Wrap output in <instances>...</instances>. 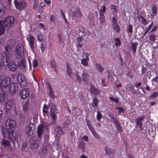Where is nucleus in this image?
<instances>
[{"mask_svg":"<svg viewBox=\"0 0 158 158\" xmlns=\"http://www.w3.org/2000/svg\"><path fill=\"white\" fill-rule=\"evenodd\" d=\"M16 125L15 120L11 118H8L6 122V129L8 139L12 141V143L15 144L16 142H18L19 134L16 132H14V130Z\"/></svg>","mask_w":158,"mask_h":158,"instance_id":"1","label":"nucleus"},{"mask_svg":"<svg viewBox=\"0 0 158 158\" xmlns=\"http://www.w3.org/2000/svg\"><path fill=\"white\" fill-rule=\"evenodd\" d=\"M24 49L21 44H18L16 46L14 51L15 56L17 59H20L24 55Z\"/></svg>","mask_w":158,"mask_h":158,"instance_id":"2","label":"nucleus"},{"mask_svg":"<svg viewBox=\"0 0 158 158\" xmlns=\"http://www.w3.org/2000/svg\"><path fill=\"white\" fill-rule=\"evenodd\" d=\"M11 58V56H9L7 57V59H5L3 66H7L10 70L15 71L17 68V65L14 62L10 60Z\"/></svg>","mask_w":158,"mask_h":158,"instance_id":"3","label":"nucleus"},{"mask_svg":"<svg viewBox=\"0 0 158 158\" xmlns=\"http://www.w3.org/2000/svg\"><path fill=\"white\" fill-rule=\"evenodd\" d=\"M48 130L49 125L46 122H43L38 126L37 128V136L39 138H42L44 133V129Z\"/></svg>","mask_w":158,"mask_h":158,"instance_id":"4","label":"nucleus"},{"mask_svg":"<svg viewBox=\"0 0 158 158\" xmlns=\"http://www.w3.org/2000/svg\"><path fill=\"white\" fill-rule=\"evenodd\" d=\"M35 127L33 123H30L26 127V135L28 137H30L35 132Z\"/></svg>","mask_w":158,"mask_h":158,"instance_id":"5","label":"nucleus"},{"mask_svg":"<svg viewBox=\"0 0 158 158\" xmlns=\"http://www.w3.org/2000/svg\"><path fill=\"white\" fill-rule=\"evenodd\" d=\"M17 81L22 87L26 86L27 85V81L23 75L19 74L16 77Z\"/></svg>","mask_w":158,"mask_h":158,"instance_id":"6","label":"nucleus"},{"mask_svg":"<svg viewBox=\"0 0 158 158\" xmlns=\"http://www.w3.org/2000/svg\"><path fill=\"white\" fill-rule=\"evenodd\" d=\"M4 23L6 27H12L14 25V18L11 16L6 17L4 20Z\"/></svg>","mask_w":158,"mask_h":158,"instance_id":"7","label":"nucleus"},{"mask_svg":"<svg viewBox=\"0 0 158 158\" xmlns=\"http://www.w3.org/2000/svg\"><path fill=\"white\" fill-rule=\"evenodd\" d=\"M85 120L87 123V125L88 126L89 130L92 132L93 136L95 138L99 139L100 138V136L98 135V133H97L96 131L92 127L90 121L87 119H85Z\"/></svg>","mask_w":158,"mask_h":158,"instance_id":"8","label":"nucleus"},{"mask_svg":"<svg viewBox=\"0 0 158 158\" xmlns=\"http://www.w3.org/2000/svg\"><path fill=\"white\" fill-rule=\"evenodd\" d=\"M30 92V90L29 89L24 88L20 91L19 96L21 98L25 99L29 96Z\"/></svg>","mask_w":158,"mask_h":158,"instance_id":"9","label":"nucleus"},{"mask_svg":"<svg viewBox=\"0 0 158 158\" xmlns=\"http://www.w3.org/2000/svg\"><path fill=\"white\" fill-rule=\"evenodd\" d=\"M11 81V79L8 77H5L0 82V86L2 88H6L9 87Z\"/></svg>","mask_w":158,"mask_h":158,"instance_id":"10","label":"nucleus"},{"mask_svg":"<svg viewBox=\"0 0 158 158\" xmlns=\"http://www.w3.org/2000/svg\"><path fill=\"white\" fill-rule=\"evenodd\" d=\"M18 88V85L16 82H12L10 83L9 86V89L11 94H15Z\"/></svg>","mask_w":158,"mask_h":158,"instance_id":"11","label":"nucleus"},{"mask_svg":"<svg viewBox=\"0 0 158 158\" xmlns=\"http://www.w3.org/2000/svg\"><path fill=\"white\" fill-rule=\"evenodd\" d=\"M144 116L142 115L141 116L138 117L135 120L136 122V125L140 128L139 131H142L143 130L142 127V122L144 121Z\"/></svg>","mask_w":158,"mask_h":158,"instance_id":"12","label":"nucleus"},{"mask_svg":"<svg viewBox=\"0 0 158 158\" xmlns=\"http://www.w3.org/2000/svg\"><path fill=\"white\" fill-rule=\"evenodd\" d=\"M11 50V46L7 44L5 47V52H3L2 53V55L6 56V57H8V56H11V54L10 53Z\"/></svg>","mask_w":158,"mask_h":158,"instance_id":"13","label":"nucleus"},{"mask_svg":"<svg viewBox=\"0 0 158 158\" xmlns=\"http://www.w3.org/2000/svg\"><path fill=\"white\" fill-rule=\"evenodd\" d=\"M89 91L91 94H93L94 95H97L100 94L101 92L100 90L96 88L93 85L91 86Z\"/></svg>","mask_w":158,"mask_h":158,"instance_id":"14","label":"nucleus"},{"mask_svg":"<svg viewBox=\"0 0 158 158\" xmlns=\"http://www.w3.org/2000/svg\"><path fill=\"white\" fill-rule=\"evenodd\" d=\"M76 11L72 12V16L75 18H81L82 15L80 9L79 7L76 8Z\"/></svg>","mask_w":158,"mask_h":158,"instance_id":"15","label":"nucleus"},{"mask_svg":"<svg viewBox=\"0 0 158 158\" xmlns=\"http://www.w3.org/2000/svg\"><path fill=\"white\" fill-rule=\"evenodd\" d=\"M12 103L10 100H6L5 102L4 108L5 109L6 112L7 113L9 111L12 106Z\"/></svg>","mask_w":158,"mask_h":158,"instance_id":"16","label":"nucleus"},{"mask_svg":"<svg viewBox=\"0 0 158 158\" xmlns=\"http://www.w3.org/2000/svg\"><path fill=\"white\" fill-rule=\"evenodd\" d=\"M18 1H14L15 6L17 9H21L25 7L26 3L24 1L18 2Z\"/></svg>","mask_w":158,"mask_h":158,"instance_id":"17","label":"nucleus"},{"mask_svg":"<svg viewBox=\"0 0 158 158\" xmlns=\"http://www.w3.org/2000/svg\"><path fill=\"white\" fill-rule=\"evenodd\" d=\"M26 61L25 59L24 58H23L20 60L18 63L19 67L20 69H23L25 68L26 67Z\"/></svg>","mask_w":158,"mask_h":158,"instance_id":"18","label":"nucleus"},{"mask_svg":"<svg viewBox=\"0 0 158 158\" xmlns=\"http://www.w3.org/2000/svg\"><path fill=\"white\" fill-rule=\"evenodd\" d=\"M34 41L35 39L34 37L32 35H30L29 37L28 43L30 45V48L32 51H33Z\"/></svg>","mask_w":158,"mask_h":158,"instance_id":"19","label":"nucleus"},{"mask_svg":"<svg viewBox=\"0 0 158 158\" xmlns=\"http://www.w3.org/2000/svg\"><path fill=\"white\" fill-rule=\"evenodd\" d=\"M138 42H131V48L132 49V53L134 54H135L136 51V49L138 45Z\"/></svg>","mask_w":158,"mask_h":158,"instance_id":"20","label":"nucleus"},{"mask_svg":"<svg viewBox=\"0 0 158 158\" xmlns=\"http://www.w3.org/2000/svg\"><path fill=\"white\" fill-rule=\"evenodd\" d=\"M6 28L4 25L3 22L2 20H0V35H2L5 33Z\"/></svg>","mask_w":158,"mask_h":158,"instance_id":"21","label":"nucleus"},{"mask_svg":"<svg viewBox=\"0 0 158 158\" xmlns=\"http://www.w3.org/2000/svg\"><path fill=\"white\" fill-rule=\"evenodd\" d=\"M1 144L4 147H9L11 146L10 142L8 140L3 139L1 142Z\"/></svg>","mask_w":158,"mask_h":158,"instance_id":"22","label":"nucleus"},{"mask_svg":"<svg viewBox=\"0 0 158 158\" xmlns=\"http://www.w3.org/2000/svg\"><path fill=\"white\" fill-rule=\"evenodd\" d=\"M66 72V74L69 77H71L72 76L73 72L69 63H67V64Z\"/></svg>","mask_w":158,"mask_h":158,"instance_id":"23","label":"nucleus"},{"mask_svg":"<svg viewBox=\"0 0 158 158\" xmlns=\"http://www.w3.org/2000/svg\"><path fill=\"white\" fill-rule=\"evenodd\" d=\"M6 57L5 56H2V54H1L0 53V69L4 65V62L5 61L4 60H5V59H7V57Z\"/></svg>","mask_w":158,"mask_h":158,"instance_id":"24","label":"nucleus"},{"mask_svg":"<svg viewBox=\"0 0 158 158\" xmlns=\"http://www.w3.org/2000/svg\"><path fill=\"white\" fill-rule=\"evenodd\" d=\"M152 12L151 13V16L152 17H154L157 13V9L156 6L155 5L153 6L152 8Z\"/></svg>","mask_w":158,"mask_h":158,"instance_id":"25","label":"nucleus"},{"mask_svg":"<svg viewBox=\"0 0 158 158\" xmlns=\"http://www.w3.org/2000/svg\"><path fill=\"white\" fill-rule=\"evenodd\" d=\"M105 150L106 153L107 154H113L114 152V150L111 148H109L108 147H106L105 148Z\"/></svg>","mask_w":158,"mask_h":158,"instance_id":"26","label":"nucleus"},{"mask_svg":"<svg viewBox=\"0 0 158 158\" xmlns=\"http://www.w3.org/2000/svg\"><path fill=\"white\" fill-rule=\"evenodd\" d=\"M29 105V102L27 100L23 105V110L24 111H28Z\"/></svg>","mask_w":158,"mask_h":158,"instance_id":"27","label":"nucleus"},{"mask_svg":"<svg viewBox=\"0 0 158 158\" xmlns=\"http://www.w3.org/2000/svg\"><path fill=\"white\" fill-rule=\"evenodd\" d=\"M30 143V147L31 149H34L38 148L40 146L39 142Z\"/></svg>","mask_w":158,"mask_h":158,"instance_id":"28","label":"nucleus"},{"mask_svg":"<svg viewBox=\"0 0 158 158\" xmlns=\"http://www.w3.org/2000/svg\"><path fill=\"white\" fill-rule=\"evenodd\" d=\"M89 76V75L88 73H83L82 75V77L83 81L85 82H86L88 81V78Z\"/></svg>","mask_w":158,"mask_h":158,"instance_id":"29","label":"nucleus"},{"mask_svg":"<svg viewBox=\"0 0 158 158\" xmlns=\"http://www.w3.org/2000/svg\"><path fill=\"white\" fill-rule=\"evenodd\" d=\"M100 15V18L99 20L100 21V24H102L105 22V18L104 14H102V13H99Z\"/></svg>","mask_w":158,"mask_h":158,"instance_id":"30","label":"nucleus"},{"mask_svg":"<svg viewBox=\"0 0 158 158\" xmlns=\"http://www.w3.org/2000/svg\"><path fill=\"white\" fill-rule=\"evenodd\" d=\"M5 95V93L3 90H2V89L0 90V102H2L4 100Z\"/></svg>","mask_w":158,"mask_h":158,"instance_id":"31","label":"nucleus"},{"mask_svg":"<svg viewBox=\"0 0 158 158\" xmlns=\"http://www.w3.org/2000/svg\"><path fill=\"white\" fill-rule=\"evenodd\" d=\"M98 104V100L96 97H94L93 99V103H92V107L93 108L97 107Z\"/></svg>","mask_w":158,"mask_h":158,"instance_id":"32","label":"nucleus"},{"mask_svg":"<svg viewBox=\"0 0 158 158\" xmlns=\"http://www.w3.org/2000/svg\"><path fill=\"white\" fill-rule=\"evenodd\" d=\"M95 68L96 69L98 70L100 73L102 72L104 69V68L99 63L96 64Z\"/></svg>","mask_w":158,"mask_h":158,"instance_id":"33","label":"nucleus"},{"mask_svg":"<svg viewBox=\"0 0 158 158\" xmlns=\"http://www.w3.org/2000/svg\"><path fill=\"white\" fill-rule=\"evenodd\" d=\"M49 94L50 98H52L53 99H55V97L54 93V92L53 89H52L51 87L49 85Z\"/></svg>","mask_w":158,"mask_h":158,"instance_id":"34","label":"nucleus"},{"mask_svg":"<svg viewBox=\"0 0 158 158\" xmlns=\"http://www.w3.org/2000/svg\"><path fill=\"white\" fill-rule=\"evenodd\" d=\"M85 143L82 141L80 142L78 144V148H81L83 151H84L85 150Z\"/></svg>","mask_w":158,"mask_h":158,"instance_id":"35","label":"nucleus"},{"mask_svg":"<svg viewBox=\"0 0 158 158\" xmlns=\"http://www.w3.org/2000/svg\"><path fill=\"white\" fill-rule=\"evenodd\" d=\"M30 143L39 142L38 138L36 136H32L30 139Z\"/></svg>","mask_w":158,"mask_h":158,"instance_id":"36","label":"nucleus"},{"mask_svg":"<svg viewBox=\"0 0 158 158\" xmlns=\"http://www.w3.org/2000/svg\"><path fill=\"white\" fill-rule=\"evenodd\" d=\"M109 116L111 119L114 125L118 122V120L115 118L113 114H109Z\"/></svg>","mask_w":158,"mask_h":158,"instance_id":"37","label":"nucleus"},{"mask_svg":"<svg viewBox=\"0 0 158 158\" xmlns=\"http://www.w3.org/2000/svg\"><path fill=\"white\" fill-rule=\"evenodd\" d=\"M134 87L132 85L129 84L127 85L126 89L128 90H134V91L132 92V94H135L136 91L134 90Z\"/></svg>","mask_w":158,"mask_h":158,"instance_id":"38","label":"nucleus"},{"mask_svg":"<svg viewBox=\"0 0 158 158\" xmlns=\"http://www.w3.org/2000/svg\"><path fill=\"white\" fill-rule=\"evenodd\" d=\"M113 29H116L115 31L117 32H118L120 31V27L118 25L117 23L113 24Z\"/></svg>","mask_w":158,"mask_h":158,"instance_id":"39","label":"nucleus"},{"mask_svg":"<svg viewBox=\"0 0 158 158\" xmlns=\"http://www.w3.org/2000/svg\"><path fill=\"white\" fill-rule=\"evenodd\" d=\"M89 60H87L86 58H83L81 60V63L82 64L85 66H86L88 65V62L87 61H88Z\"/></svg>","mask_w":158,"mask_h":158,"instance_id":"40","label":"nucleus"},{"mask_svg":"<svg viewBox=\"0 0 158 158\" xmlns=\"http://www.w3.org/2000/svg\"><path fill=\"white\" fill-rule=\"evenodd\" d=\"M115 109L118 110V113H124L125 112V110L122 107H115Z\"/></svg>","mask_w":158,"mask_h":158,"instance_id":"41","label":"nucleus"},{"mask_svg":"<svg viewBox=\"0 0 158 158\" xmlns=\"http://www.w3.org/2000/svg\"><path fill=\"white\" fill-rule=\"evenodd\" d=\"M115 127L116 128V129L119 131L120 132H122L123 131L122 127L120 125L119 122L115 124Z\"/></svg>","mask_w":158,"mask_h":158,"instance_id":"42","label":"nucleus"},{"mask_svg":"<svg viewBox=\"0 0 158 158\" xmlns=\"http://www.w3.org/2000/svg\"><path fill=\"white\" fill-rule=\"evenodd\" d=\"M152 81V85L156 84L158 82V75L156 76L155 77L153 78Z\"/></svg>","mask_w":158,"mask_h":158,"instance_id":"43","label":"nucleus"},{"mask_svg":"<svg viewBox=\"0 0 158 158\" xmlns=\"http://www.w3.org/2000/svg\"><path fill=\"white\" fill-rule=\"evenodd\" d=\"M50 115L53 121L52 122L53 123H55L56 121V115L55 114V113H50Z\"/></svg>","mask_w":158,"mask_h":158,"instance_id":"44","label":"nucleus"},{"mask_svg":"<svg viewBox=\"0 0 158 158\" xmlns=\"http://www.w3.org/2000/svg\"><path fill=\"white\" fill-rule=\"evenodd\" d=\"M156 37V35L154 34H150L149 39L150 40L153 42L155 41V37Z\"/></svg>","mask_w":158,"mask_h":158,"instance_id":"45","label":"nucleus"},{"mask_svg":"<svg viewBox=\"0 0 158 158\" xmlns=\"http://www.w3.org/2000/svg\"><path fill=\"white\" fill-rule=\"evenodd\" d=\"M62 130V128L60 126H58L55 128V131L58 133V134L59 135V136H60V135L59 133L61 132Z\"/></svg>","mask_w":158,"mask_h":158,"instance_id":"46","label":"nucleus"},{"mask_svg":"<svg viewBox=\"0 0 158 158\" xmlns=\"http://www.w3.org/2000/svg\"><path fill=\"white\" fill-rule=\"evenodd\" d=\"M50 113H57L59 112V110L55 107H51L50 109Z\"/></svg>","mask_w":158,"mask_h":158,"instance_id":"47","label":"nucleus"},{"mask_svg":"<svg viewBox=\"0 0 158 158\" xmlns=\"http://www.w3.org/2000/svg\"><path fill=\"white\" fill-rule=\"evenodd\" d=\"M102 117V115L101 113L99 111H98L97 115L96 118L97 120L99 121H101V119Z\"/></svg>","mask_w":158,"mask_h":158,"instance_id":"48","label":"nucleus"},{"mask_svg":"<svg viewBox=\"0 0 158 158\" xmlns=\"http://www.w3.org/2000/svg\"><path fill=\"white\" fill-rule=\"evenodd\" d=\"M114 40L116 42L115 43V45L116 46H119L121 44V42L119 39L118 38H116L114 39Z\"/></svg>","mask_w":158,"mask_h":158,"instance_id":"49","label":"nucleus"},{"mask_svg":"<svg viewBox=\"0 0 158 158\" xmlns=\"http://www.w3.org/2000/svg\"><path fill=\"white\" fill-rule=\"evenodd\" d=\"M48 110V107L47 105L45 104L43 107V112L44 113L46 114L47 113Z\"/></svg>","mask_w":158,"mask_h":158,"instance_id":"50","label":"nucleus"},{"mask_svg":"<svg viewBox=\"0 0 158 158\" xmlns=\"http://www.w3.org/2000/svg\"><path fill=\"white\" fill-rule=\"evenodd\" d=\"M140 17L141 18V23L143 24L144 25H146L148 24V22L146 19L144 18L143 16L142 15L140 16Z\"/></svg>","mask_w":158,"mask_h":158,"instance_id":"51","label":"nucleus"},{"mask_svg":"<svg viewBox=\"0 0 158 158\" xmlns=\"http://www.w3.org/2000/svg\"><path fill=\"white\" fill-rule=\"evenodd\" d=\"M110 8L111 10H112L114 12H115L118 9V7L114 5H111Z\"/></svg>","mask_w":158,"mask_h":158,"instance_id":"52","label":"nucleus"},{"mask_svg":"<svg viewBox=\"0 0 158 158\" xmlns=\"http://www.w3.org/2000/svg\"><path fill=\"white\" fill-rule=\"evenodd\" d=\"M153 23H152L148 27L146 31L143 33V35H145L149 31L150 29L152 28V26Z\"/></svg>","mask_w":158,"mask_h":158,"instance_id":"53","label":"nucleus"},{"mask_svg":"<svg viewBox=\"0 0 158 158\" xmlns=\"http://www.w3.org/2000/svg\"><path fill=\"white\" fill-rule=\"evenodd\" d=\"M147 69L146 68L144 67L143 65L141 69V74H144L147 72Z\"/></svg>","mask_w":158,"mask_h":158,"instance_id":"54","label":"nucleus"},{"mask_svg":"<svg viewBox=\"0 0 158 158\" xmlns=\"http://www.w3.org/2000/svg\"><path fill=\"white\" fill-rule=\"evenodd\" d=\"M46 47V45H44V42H43L41 44V45L40 46V49L42 53H43V52L44 51Z\"/></svg>","mask_w":158,"mask_h":158,"instance_id":"55","label":"nucleus"},{"mask_svg":"<svg viewBox=\"0 0 158 158\" xmlns=\"http://www.w3.org/2000/svg\"><path fill=\"white\" fill-rule=\"evenodd\" d=\"M50 65L52 68L56 67V62L54 60L51 61Z\"/></svg>","mask_w":158,"mask_h":158,"instance_id":"56","label":"nucleus"},{"mask_svg":"<svg viewBox=\"0 0 158 158\" xmlns=\"http://www.w3.org/2000/svg\"><path fill=\"white\" fill-rule=\"evenodd\" d=\"M27 143L26 142H23L22 145V147L21 148L22 150V151H24L25 150L26 148V147L27 146Z\"/></svg>","mask_w":158,"mask_h":158,"instance_id":"57","label":"nucleus"},{"mask_svg":"<svg viewBox=\"0 0 158 158\" xmlns=\"http://www.w3.org/2000/svg\"><path fill=\"white\" fill-rule=\"evenodd\" d=\"M83 38L82 36H79L76 38V40L77 43L81 42L83 40Z\"/></svg>","mask_w":158,"mask_h":158,"instance_id":"58","label":"nucleus"},{"mask_svg":"<svg viewBox=\"0 0 158 158\" xmlns=\"http://www.w3.org/2000/svg\"><path fill=\"white\" fill-rule=\"evenodd\" d=\"M33 65L34 68L37 67L38 65L37 61L36 60H35L33 61Z\"/></svg>","mask_w":158,"mask_h":158,"instance_id":"59","label":"nucleus"},{"mask_svg":"<svg viewBox=\"0 0 158 158\" xmlns=\"http://www.w3.org/2000/svg\"><path fill=\"white\" fill-rule=\"evenodd\" d=\"M158 95V93L157 92H155L152 94V95H150V98H154L156 97Z\"/></svg>","mask_w":158,"mask_h":158,"instance_id":"60","label":"nucleus"},{"mask_svg":"<svg viewBox=\"0 0 158 158\" xmlns=\"http://www.w3.org/2000/svg\"><path fill=\"white\" fill-rule=\"evenodd\" d=\"M128 31L131 33H132L133 32V28L131 25H130L128 26Z\"/></svg>","mask_w":158,"mask_h":158,"instance_id":"61","label":"nucleus"},{"mask_svg":"<svg viewBox=\"0 0 158 158\" xmlns=\"http://www.w3.org/2000/svg\"><path fill=\"white\" fill-rule=\"evenodd\" d=\"M43 37L42 35H39L38 36L37 39L39 41H41L43 40Z\"/></svg>","mask_w":158,"mask_h":158,"instance_id":"62","label":"nucleus"},{"mask_svg":"<svg viewBox=\"0 0 158 158\" xmlns=\"http://www.w3.org/2000/svg\"><path fill=\"white\" fill-rule=\"evenodd\" d=\"M102 9L99 12V13H102V14H103V12H105L106 11V7L105 5H103L102 6Z\"/></svg>","mask_w":158,"mask_h":158,"instance_id":"63","label":"nucleus"},{"mask_svg":"<svg viewBox=\"0 0 158 158\" xmlns=\"http://www.w3.org/2000/svg\"><path fill=\"white\" fill-rule=\"evenodd\" d=\"M82 139L88 142L89 141V138L87 135H84L82 138Z\"/></svg>","mask_w":158,"mask_h":158,"instance_id":"64","label":"nucleus"}]
</instances>
